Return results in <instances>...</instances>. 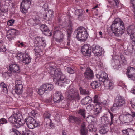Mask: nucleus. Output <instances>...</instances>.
<instances>
[{"instance_id":"obj_1","label":"nucleus","mask_w":135,"mask_h":135,"mask_svg":"<svg viewBox=\"0 0 135 135\" xmlns=\"http://www.w3.org/2000/svg\"><path fill=\"white\" fill-rule=\"evenodd\" d=\"M111 29L115 36H120L124 33L125 25L120 18H117L113 21L111 26Z\"/></svg>"},{"instance_id":"obj_2","label":"nucleus","mask_w":135,"mask_h":135,"mask_svg":"<svg viewBox=\"0 0 135 135\" xmlns=\"http://www.w3.org/2000/svg\"><path fill=\"white\" fill-rule=\"evenodd\" d=\"M74 33L76 35V38L78 40L80 41L84 42L88 37L87 30L82 27L78 28Z\"/></svg>"},{"instance_id":"obj_3","label":"nucleus","mask_w":135,"mask_h":135,"mask_svg":"<svg viewBox=\"0 0 135 135\" xmlns=\"http://www.w3.org/2000/svg\"><path fill=\"white\" fill-rule=\"evenodd\" d=\"M125 99L123 97L118 95L115 100L114 103L111 107V110L114 111L116 109L119 108L125 104Z\"/></svg>"},{"instance_id":"obj_4","label":"nucleus","mask_w":135,"mask_h":135,"mask_svg":"<svg viewBox=\"0 0 135 135\" xmlns=\"http://www.w3.org/2000/svg\"><path fill=\"white\" fill-rule=\"evenodd\" d=\"M26 124L28 128L32 129L35 127L40 126V123L39 122L36 121L33 118L31 117H29L25 119Z\"/></svg>"},{"instance_id":"obj_5","label":"nucleus","mask_w":135,"mask_h":135,"mask_svg":"<svg viewBox=\"0 0 135 135\" xmlns=\"http://www.w3.org/2000/svg\"><path fill=\"white\" fill-rule=\"evenodd\" d=\"M8 121L12 124H14L15 127L17 128H19L21 126H22L23 123H25L22 119L17 118L14 115L9 118Z\"/></svg>"},{"instance_id":"obj_6","label":"nucleus","mask_w":135,"mask_h":135,"mask_svg":"<svg viewBox=\"0 0 135 135\" xmlns=\"http://www.w3.org/2000/svg\"><path fill=\"white\" fill-rule=\"evenodd\" d=\"M53 85L50 83H47L42 85L38 90V93L40 95H42L46 91H50L54 88Z\"/></svg>"},{"instance_id":"obj_7","label":"nucleus","mask_w":135,"mask_h":135,"mask_svg":"<svg viewBox=\"0 0 135 135\" xmlns=\"http://www.w3.org/2000/svg\"><path fill=\"white\" fill-rule=\"evenodd\" d=\"M32 0H22L20 6V11L23 14L26 13L30 8Z\"/></svg>"},{"instance_id":"obj_8","label":"nucleus","mask_w":135,"mask_h":135,"mask_svg":"<svg viewBox=\"0 0 135 135\" xmlns=\"http://www.w3.org/2000/svg\"><path fill=\"white\" fill-rule=\"evenodd\" d=\"M17 59L22 62L26 64H28L31 61V58L30 55L27 54H23L22 53H19L17 55Z\"/></svg>"},{"instance_id":"obj_9","label":"nucleus","mask_w":135,"mask_h":135,"mask_svg":"<svg viewBox=\"0 0 135 135\" xmlns=\"http://www.w3.org/2000/svg\"><path fill=\"white\" fill-rule=\"evenodd\" d=\"M53 35L56 42L60 43L62 42L64 39V35L61 32L55 29L54 31Z\"/></svg>"},{"instance_id":"obj_10","label":"nucleus","mask_w":135,"mask_h":135,"mask_svg":"<svg viewBox=\"0 0 135 135\" xmlns=\"http://www.w3.org/2000/svg\"><path fill=\"white\" fill-rule=\"evenodd\" d=\"M92 47V52L94 54V55L99 57L101 56L104 52V49L102 47L98 45L93 46Z\"/></svg>"},{"instance_id":"obj_11","label":"nucleus","mask_w":135,"mask_h":135,"mask_svg":"<svg viewBox=\"0 0 135 135\" xmlns=\"http://www.w3.org/2000/svg\"><path fill=\"white\" fill-rule=\"evenodd\" d=\"M83 54L85 56H89L91 55V50L90 46L89 44H85L82 46L81 49Z\"/></svg>"},{"instance_id":"obj_12","label":"nucleus","mask_w":135,"mask_h":135,"mask_svg":"<svg viewBox=\"0 0 135 135\" xmlns=\"http://www.w3.org/2000/svg\"><path fill=\"white\" fill-rule=\"evenodd\" d=\"M52 77H53V80H55V79L61 77L63 74L61 71L60 69L57 68L56 69H53L50 72Z\"/></svg>"},{"instance_id":"obj_13","label":"nucleus","mask_w":135,"mask_h":135,"mask_svg":"<svg viewBox=\"0 0 135 135\" xmlns=\"http://www.w3.org/2000/svg\"><path fill=\"white\" fill-rule=\"evenodd\" d=\"M131 114H129L127 113L123 116V120L126 123H129L133 120L135 117V112L131 111Z\"/></svg>"},{"instance_id":"obj_14","label":"nucleus","mask_w":135,"mask_h":135,"mask_svg":"<svg viewBox=\"0 0 135 135\" xmlns=\"http://www.w3.org/2000/svg\"><path fill=\"white\" fill-rule=\"evenodd\" d=\"M55 80L57 81L56 84L61 86H65L68 84V82L66 79L65 78L64 75H62L61 77L56 79Z\"/></svg>"},{"instance_id":"obj_15","label":"nucleus","mask_w":135,"mask_h":135,"mask_svg":"<svg viewBox=\"0 0 135 135\" xmlns=\"http://www.w3.org/2000/svg\"><path fill=\"white\" fill-rule=\"evenodd\" d=\"M127 75L128 78L133 80H135V69L129 66L127 68Z\"/></svg>"},{"instance_id":"obj_16","label":"nucleus","mask_w":135,"mask_h":135,"mask_svg":"<svg viewBox=\"0 0 135 135\" xmlns=\"http://www.w3.org/2000/svg\"><path fill=\"white\" fill-rule=\"evenodd\" d=\"M97 78L98 79L99 81L104 83L109 79L108 75L105 72L102 71L100 74H96Z\"/></svg>"},{"instance_id":"obj_17","label":"nucleus","mask_w":135,"mask_h":135,"mask_svg":"<svg viewBox=\"0 0 135 135\" xmlns=\"http://www.w3.org/2000/svg\"><path fill=\"white\" fill-rule=\"evenodd\" d=\"M64 99L62 94L60 91H56L54 95V101L55 103H58Z\"/></svg>"},{"instance_id":"obj_18","label":"nucleus","mask_w":135,"mask_h":135,"mask_svg":"<svg viewBox=\"0 0 135 135\" xmlns=\"http://www.w3.org/2000/svg\"><path fill=\"white\" fill-rule=\"evenodd\" d=\"M84 76L86 79H91L94 77L93 71L90 68H87L85 71L84 73Z\"/></svg>"},{"instance_id":"obj_19","label":"nucleus","mask_w":135,"mask_h":135,"mask_svg":"<svg viewBox=\"0 0 135 135\" xmlns=\"http://www.w3.org/2000/svg\"><path fill=\"white\" fill-rule=\"evenodd\" d=\"M85 12L83 10L81 9L75 10V13L78 16L77 19L80 21H83L84 19V13Z\"/></svg>"},{"instance_id":"obj_20","label":"nucleus","mask_w":135,"mask_h":135,"mask_svg":"<svg viewBox=\"0 0 135 135\" xmlns=\"http://www.w3.org/2000/svg\"><path fill=\"white\" fill-rule=\"evenodd\" d=\"M9 68L10 71L11 72L17 73L20 72L19 66L17 64L12 63L9 64Z\"/></svg>"},{"instance_id":"obj_21","label":"nucleus","mask_w":135,"mask_h":135,"mask_svg":"<svg viewBox=\"0 0 135 135\" xmlns=\"http://www.w3.org/2000/svg\"><path fill=\"white\" fill-rule=\"evenodd\" d=\"M92 102L91 98L89 96H87L83 98L81 101V103L83 105H87L91 103Z\"/></svg>"},{"instance_id":"obj_22","label":"nucleus","mask_w":135,"mask_h":135,"mask_svg":"<svg viewBox=\"0 0 135 135\" xmlns=\"http://www.w3.org/2000/svg\"><path fill=\"white\" fill-rule=\"evenodd\" d=\"M103 83L105 89H111L113 88V84L112 82L109 79L104 81Z\"/></svg>"},{"instance_id":"obj_23","label":"nucleus","mask_w":135,"mask_h":135,"mask_svg":"<svg viewBox=\"0 0 135 135\" xmlns=\"http://www.w3.org/2000/svg\"><path fill=\"white\" fill-rule=\"evenodd\" d=\"M86 125L85 123H83L81 125L80 130L81 135H88L87 129H86Z\"/></svg>"},{"instance_id":"obj_24","label":"nucleus","mask_w":135,"mask_h":135,"mask_svg":"<svg viewBox=\"0 0 135 135\" xmlns=\"http://www.w3.org/2000/svg\"><path fill=\"white\" fill-rule=\"evenodd\" d=\"M69 99L71 100H75L78 101L80 99V98L78 93L76 91L74 92L73 95H70V98Z\"/></svg>"},{"instance_id":"obj_25","label":"nucleus","mask_w":135,"mask_h":135,"mask_svg":"<svg viewBox=\"0 0 135 135\" xmlns=\"http://www.w3.org/2000/svg\"><path fill=\"white\" fill-rule=\"evenodd\" d=\"M123 133L127 135H135V131L130 128L122 131Z\"/></svg>"},{"instance_id":"obj_26","label":"nucleus","mask_w":135,"mask_h":135,"mask_svg":"<svg viewBox=\"0 0 135 135\" xmlns=\"http://www.w3.org/2000/svg\"><path fill=\"white\" fill-rule=\"evenodd\" d=\"M69 119L70 121L71 122H75L78 124H80L81 122L80 119L79 118L74 116H70Z\"/></svg>"},{"instance_id":"obj_27","label":"nucleus","mask_w":135,"mask_h":135,"mask_svg":"<svg viewBox=\"0 0 135 135\" xmlns=\"http://www.w3.org/2000/svg\"><path fill=\"white\" fill-rule=\"evenodd\" d=\"M15 92L16 94L20 95L22 93L23 90L22 85H20V86H15Z\"/></svg>"},{"instance_id":"obj_28","label":"nucleus","mask_w":135,"mask_h":135,"mask_svg":"<svg viewBox=\"0 0 135 135\" xmlns=\"http://www.w3.org/2000/svg\"><path fill=\"white\" fill-rule=\"evenodd\" d=\"M135 31V26L134 25H131L128 27L127 31V33L129 35L134 33Z\"/></svg>"},{"instance_id":"obj_29","label":"nucleus","mask_w":135,"mask_h":135,"mask_svg":"<svg viewBox=\"0 0 135 135\" xmlns=\"http://www.w3.org/2000/svg\"><path fill=\"white\" fill-rule=\"evenodd\" d=\"M101 122L103 125H107L109 123L108 118L105 116L101 117Z\"/></svg>"},{"instance_id":"obj_30","label":"nucleus","mask_w":135,"mask_h":135,"mask_svg":"<svg viewBox=\"0 0 135 135\" xmlns=\"http://www.w3.org/2000/svg\"><path fill=\"white\" fill-rule=\"evenodd\" d=\"M101 85L98 82L94 81L92 82L90 84V86L93 89H96L99 88Z\"/></svg>"},{"instance_id":"obj_31","label":"nucleus","mask_w":135,"mask_h":135,"mask_svg":"<svg viewBox=\"0 0 135 135\" xmlns=\"http://www.w3.org/2000/svg\"><path fill=\"white\" fill-rule=\"evenodd\" d=\"M21 128L25 129L24 130L22 131V135H34V134L31 131L28 130L27 131L23 126H22Z\"/></svg>"},{"instance_id":"obj_32","label":"nucleus","mask_w":135,"mask_h":135,"mask_svg":"<svg viewBox=\"0 0 135 135\" xmlns=\"http://www.w3.org/2000/svg\"><path fill=\"white\" fill-rule=\"evenodd\" d=\"M0 88L1 89L2 91L4 92L7 93L8 92V90L6 84L4 82L0 83Z\"/></svg>"},{"instance_id":"obj_33","label":"nucleus","mask_w":135,"mask_h":135,"mask_svg":"<svg viewBox=\"0 0 135 135\" xmlns=\"http://www.w3.org/2000/svg\"><path fill=\"white\" fill-rule=\"evenodd\" d=\"M70 28L68 29L67 30V32L68 34V37H70L71 35L72 32V27H73V24L72 22L71 21H70L69 23Z\"/></svg>"},{"instance_id":"obj_34","label":"nucleus","mask_w":135,"mask_h":135,"mask_svg":"<svg viewBox=\"0 0 135 135\" xmlns=\"http://www.w3.org/2000/svg\"><path fill=\"white\" fill-rule=\"evenodd\" d=\"M36 41L38 43V44L39 43H41V42H43V44H41L42 45V46L45 47L46 46L45 41L44 39L43 38L41 37L39 38V37H38L36 38Z\"/></svg>"},{"instance_id":"obj_35","label":"nucleus","mask_w":135,"mask_h":135,"mask_svg":"<svg viewBox=\"0 0 135 135\" xmlns=\"http://www.w3.org/2000/svg\"><path fill=\"white\" fill-rule=\"evenodd\" d=\"M100 131V133L102 134L105 133L107 131V125H102Z\"/></svg>"},{"instance_id":"obj_36","label":"nucleus","mask_w":135,"mask_h":135,"mask_svg":"<svg viewBox=\"0 0 135 135\" xmlns=\"http://www.w3.org/2000/svg\"><path fill=\"white\" fill-rule=\"evenodd\" d=\"M120 58L121 60L119 61L120 63H121L123 65H127V62L124 56L122 55H120Z\"/></svg>"},{"instance_id":"obj_37","label":"nucleus","mask_w":135,"mask_h":135,"mask_svg":"<svg viewBox=\"0 0 135 135\" xmlns=\"http://www.w3.org/2000/svg\"><path fill=\"white\" fill-rule=\"evenodd\" d=\"M10 33H11L15 37L18 34V31L15 29H11L9 30L8 31Z\"/></svg>"},{"instance_id":"obj_38","label":"nucleus","mask_w":135,"mask_h":135,"mask_svg":"<svg viewBox=\"0 0 135 135\" xmlns=\"http://www.w3.org/2000/svg\"><path fill=\"white\" fill-rule=\"evenodd\" d=\"M29 22L32 25H34V24L39 23V19H31L29 20Z\"/></svg>"},{"instance_id":"obj_39","label":"nucleus","mask_w":135,"mask_h":135,"mask_svg":"<svg viewBox=\"0 0 135 135\" xmlns=\"http://www.w3.org/2000/svg\"><path fill=\"white\" fill-rule=\"evenodd\" d=\"M95 114H98L99 113L101 112V107L99 105H96L95 106Z\"/></svg>"},{"instance_id":"obj_40","label":"nucleus","mask_w":135,"mask_h":135,"mask_svg":"<svg viewBox=\"0 0 135 135\" xmlns=\"http://www.w3.org/2000/svg\"><path fill=\"white\" fill-rule=\"evenodd\" d=\"M80 93L82 95H87L89 94V91L88 90L83 89L81 87L79 88Z\"/></svg>"},{"instance_id":"obj_41","label":"nucleus","mask_w":135,"mask_h":135,"mask_svg":"<svg viewBox=\"0 0 135 135\" xmlns=\"http://www.w3.org/2000/svg\"><path fill=\"white\" fill-rule=\"evenodd\" d=\"M53 12L52 11H49L47 14L46 16H47L48 20H51L53 17Z\"/></svg>"},{"instance_id":"obj_42","label":"nucleus","mask_w":135,"mask_h":135,"mask_svg":"<svg viewBox=\"0 0 135 135\" xmlns=\"http://www.w3.org/2000/svg\"><path fill=\"white\" fill-rule=\"evenodd\" d=\"M77 113L78 114H80L84 118H85V109H80L78 110Z\"/></svg>"},{"instance_id":"obj_43","label":"nucleus","mask_w":135,"mask_h":135,"mask_svg":"<svg viewBox=\"0 0 135 135\" xmlns=\"http://www.w3.org/2000/svg\"><path fill=\"white\" fill-rule=\"evenodd\" d=\"M93 99H94L93 102L94 103L98 104L99 105L100 104L101 102L100 100L99 97L97 95L94 96Z\"/></svg>"},{"instance_id":"obj_44","label":"nucleus","mask_w":135,"mask_h":135,"mask_svg":"<svg viewBox=\"0 0 135 135\" xmlns=\"http://www.w3.org/2000/svg\"><path fill=\"white\" fill-rule=\"evenodd\" d=\"M111 4L113 5L114 6H117L119 4V2L118 0H110L109 1Z\"/></svg>"},{"instance_id":"obj_45","label":"nucleus","mask_w":135,"mask_h":135,"mask_svg":"<svg viewBox=\"0 0 135 135\" xmlns=\"http://www.w3.org/2000/svg\"><path fill=\"white\" fill-rule=\"evenodd\" d=\"M43 33L46 36H51L52 34V32L50 31L49 28L47 30H46L43 32Z\"/></svg>"},{"instance_id":"obj_46","label":"nucleus","mask_w":135,"mask_h":135,"mask_svg":"<svg viewBox=\"0 0 135 135\" xmlns=\"http://www.w3.org/2000/svg\"><path fill=\"white\" fill-rule=\"evenodd\" d=\"M48 28L47 26L44 24L42 25L40 27V30L43 32L47 30Z\"/></svg>"},{"instance_id":"obj_47","label":"nucleus","mask_w":135,"mask_h":135,"mask_svg":"<svg viewBox=\"0 0 135 135\" xmlns=\"http://www.w3.org/2000/svg\"><path fill=\"white\" fill-rule=\"evenodd\" d=\"M6 37L9 41L15 38V37L13 36H13L11 33H10L8 31L7 33Z\"/></svg>"},{"instance_id":"obj_48","label":"nucleus","mask_w":135,"mask_h":135,"mask_svg":"<svg viewBox=\"0 0 135 135\" xmlns=\"http://www.w3.org/2000/svg\"><path fill=\"white\" fill-rule=\"evenodd\" d=\"M130 37L132 41V42L133 44H135V33H133L130 35Z\"/></svg>"},{"instance_id":"obj_49","label":"nucleus","mask_w":135,"mask_h":135,"mask_svg":"<svg viewBox=\"0 0 135 135\" xmlns=\"http://www.w3.org/2000/svg\"><path fill=\"white\" fill-rule=\"evenodd\" d=\"M94 107V106L93 105L90 104L86 107V109L88 111H90L92 110Z\"/></svg>"},{"instance_id":"obj_50","label":"nucleus","mask_w":135,"mask_h":135,"mask_svg":"<svg viewBox=\"0 0 135 135\" xmlns=\"http://www.w3.org/2000/svg\"><path fill=\"white\" fill-rule=\"evenodd\" d=\"M109 113L110 114L111 118V122L110 123V126L113 124V121L114 120L113 118L115 115L114 114L110 112H109Z\"/></svg>"},{"instance_id":"obj_51","label":"nucleus","mask_w":135,"mask_h":135,"mask_svg":"<svg viewBox=\"0 0 135 135\" xmlns=\"http://www.w3.org/2000/svg\"><path fill=\"white\" fill-rule=\"evenodd\" d=\"M22 85V82L20 79L17 78L15 81V86H20Z\"/></svg>"},{"instance_id":"obj_52","label":"nucleus","mask_w":135,"mask_h":135,"mask_svg":"<svg viewBox=\"0 0 135 135\" xmlns=\"http://www.w3.org/2000/svg\"><path fill=\"white\" fill-rule=\"evenodd\" d=\"M94 126L93 124H91L88 125V128L90 132H94L95 131V129L93 128Z\"/></svg>"},{"instance_id":"obj_53","label":"nucleus","mask_w":135,"mask_h":135,"mask_svg":"<svg viewBox=\"0 0 135 135\" xmlns=\"http://www.w3.org/2000/svg\"><path fill=\"white\" fill-rule=\"evenodd\" d=\"M93 118L91 115H89L86 118V120L89 123H91L92 122Z\"/></svg>"},{"instance_id":"obj_54","label":"nucleus","mask_w":135,"mask_h":135,"mask_svg":"<svg viewBox=\"0 0 135 135\" xmlns=\"http://www.w3.org/2000/svg\"><path fill=\"white\" fill-rule=\"evenodd\" d=\"M67 71L68 72L71 74H73L74 72V70L71 67H67Z\"/></svg>"},{"instance_id":"obj_55","label":"nucleus","mask_w":135,"mask_h":135,"mask_svg":"<svg viewBox=\"0 0 135 135\" xmlns=\"http://www.w3.org/2000/svg\"><path fill=\"white\" fill-rule=\"evenodd\" d=\"M44 116L45 119V118L49 119L51 116V114L49 112H46L44 113Z\"/></svg>"},{"instance_id":"obj_56","label":"nucleus","mask_w":135,"mask_h":135,"mask_svg":"<svg viewBox=\"0 0 135 135\" xmlns=\"http://www.w3.org/2000/svg\"><path fill=\"white\" fill-rule=\"evenodd\" d=\"M7 122L6 119L4 118H2L0 119V124H3L5 123H7Z\"/></svg>"},{"instance_id":"obj_57","label":"nucleus","mask_w":135,"mask_h":135,"mask_svg":"<svg viewBox=\"0 0 135 135\" xmlns=\"http://www.w3.org/2000/svg\"><path fill=\"white\" fill-rule=\"evenodd\" d=\"M130 2L131 7L135 10V0L132 1V0H131Z\"/></svg>"},{"instance_id":"obj_58","label":"nucleus","mask_w":135,"mask_h":135,"mask_svg":"<svg viewBox=\"0 0 135 135\" xmlns=\"http://www.w3.org/2000/svg\"><path fill=\"white\" fill-rule=\"evenodd\" d=\"M14 20H10L7 22V24L9 26H12L13 24Z\"/></svg>"},{"instance_id":"obj_59","label":"nucleus","mask_w":135,"mask_h":135,"mask_svg":"<svg viewBox=\"0 0 135 135\" xmlns=\"http://www.w3.org/2000/svg\"><path fill=\"white\" fill-rule=\"evenodd\" d=\"M3 74L5 75L6 77H9L11 76V73L8 71L4 73Z\"/></svg>"},{"instance_id":"obj_60","label":"nucleus","mask_w":135,"mask_h":135,"mask_svg":"<svg viewBox=\"0 0 135 135\" xmlns=\"http://www.w3.org/2000/svg\"><path fill=\"white\" fill-rule=\"evenodd\" d=\"M74 90L73 89H71L70 90H68V93L69 94L68 95V98H70V95H73L74 93Z\"/></svg>"},{"instance_id":"obj_61","label":"nucleus","mask_w":135,"mask_h":135,"mask_svg":"<svg viewBox=\"0 0 135 135\" xmlns=\"http://www.w3.org/2000/svg\"><path fill=\"white\" fill-rule=\"evenodd\" d=\"M113 67L114 69L117 70L119 68H120V64L119 65L118 64H115V65H113Z\"/></svg>"},{"instance_id":"obj_62","label":"nucleus","mask_w":135,"mask_h":135,"mask_svg":"<svg viewBox=\"0 0 135 135\" xmlns=\"http://www.w3.org/2000/svg\"><path fill=\"white\" fill-rule=\"evenodd\" d=\"M35 52L36 53H38L39 54L40 53L41 50L40 49L38 48L37 47H36L34 49Z\"/></svg>"},{"instance_id":"obj_63","label":"nucleus","mask_w":135,"mask_h":135,"mask_svg":"<svg viewBox=\"0 0 135 135\" xmlns=\"http://www.w3.org/2000/svg\"><path fill=\"white\" fill-rule=\"evenodd\" d=\"M6 49L5 47H3L2 48H0V52H5Z\"/></svg>"},{"instance_id":"obj_64","label":"nucleus","mask_w":135,"mask_h":135,"mask_svg":"<svg viewBox=\"0 0 135 135\" xmlns=\"http://www.w3.org/2000/svg\"><path fill=\"white\" fill-rule=\"evenodd\" d=\"M70 37H68L67 38V45L68 46H69L70 45Z\"/></svg>"}]
</instances>
